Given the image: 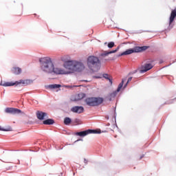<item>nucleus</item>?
<instances>
[{
	"label": "nucleus",
	"instance_id": "nucleus-23",
	"mask_svg": "<svg viewBox=\"0 0 176 176\" xmlns=\"http://www.w3.org/2000/svg\"><path fill=\"white\" fill-rule=\"evenodd\" d=\"M23 5H21V8H19V11L18 12L19 16H21L23 14Z\"/></svg>",
	"mask_w": 176,
	"mask_h": 176
},
{
	"label": "nucleus",
	"instance_id": "nucleus-14",
	"mask_svg": "<svg viewBox=\"0 0 176 176\" xmlns=\"http://www.w3.org/2000/svg\"><path fill=\"white\" fill-rule=\"evenodd\" d=\"M153 67V66H152V64L151 63L145 64L142 67L141 72L142 74H144V72H146L147 71H149V69H152Z\"/></svg>",
	"mask_w": 176,
	"mask_h": 176
},
{
	"label": "nucleus",
	"instance_id": "nucleus-24",
	"mask_svg": "<svg viewBox=\"0 0 176 176\" xmlns=\"http://www.w3.org/2000/svg\"><path fill=\"white\" fill-rule=\"evenodd\" d=\"M131 79H133L132 77L129 78V79H128V80H127V82H126V84L125 85L124 87H126V86H127V84L129 83V82H131Z\"/></svg>",
	"mask_w": 176,
	"mask_h": 176
},
{
	"label": "nucleus",
	"instance_id": "nucleus-2",
	"mask_svg": "<svg viewBox=\"0 0 176 176\" xmlns=\"http://www.w3.org/2000/svg\"><path fill=\"white\" fill-rule=\"evenodd\" d=\"M41 68L43 72L46 74H53L54 71V64L52 61V58L49 57L41 58L39 59Z\"/></svg>",
	"mask_w": 176,
	"mask_h": 176
},
{
	"label": "nucleus",
	"instance_id": "nucleus-8",
	"mask_svg": "<svg viewBox=\"0 0 176 176\" xmlns=\"http://www.w3.org/2000/svg\"><path fill=\"white\" fill-rule=\"evenodd\" d=\"M54 74H56V75H68L70 74L69 69H64L60 67H54Z\"/></svg>",
	"mask_w": 176,
	"mask_h": 176
},
{
	"label": "nucleus",
	"instance_id": "nucleus-25",
	"mask_svg": "<svg viewBox=\"0 0 176 176\" xmlns=\"http://www.w3.org/2000/svg\"><path fill=\"white\" fill-rule=\"evenodd\" d=\"M113 46H115V45H108V47H109V49H112Z\"/></svg>",
	"mask_w": 176,
	"mask_h": 176
},
{
	"label": "nucleus",
	"instance_id": "nucleus-19",
	"mask_svg": "<svg viewBox=\"0 0 176 176\" xmlns=\"http://www.w3.org/2000/svg\"><path fill=\"white\" fill-rule=\"evenodd\" d=\"M102 76L104 78V79L109 80L111 85H112V76H111V75L108 74H103Z\"/></svg>",
	"mask_w": 176,
	"mask_h": 176
},
{
	"label": "nucleus",
	"instance_id": "nucleus-3",
	"mask_svg": "<svg viewBox=\"0 0 176 176\" xmlns=\"http://www.w3.org/2000/svg\"><path fill=\"white\" fill-rule=\"evenodd\" d=\"M87 64L89 69H98L101 65V61L97 56H91L87 58Z\"/></svg>",
	"mask_w": 176,
	"mask_h": 176
},
{
	"label": "nucleus",
	"instance_id": "nucleus-31",
	"mask_svg": "<svg viewBox=\"0 0 176 176\" xmlns=\"http://www.w3.org/2000/svg\"><path fill=\"white\" fill-rule=\"evenodd\" d=\"M104 45H107V43H104Z\"/></svg>",
	"mask_w": 176,
	"mask_h": 176
},
{
	"label": "nucleus",
	"instance_id": "nucleus-7",
	"mask_svg": "<svg viewBox=\"0 0 176 176\" xmlns=\"http://www.w3.org/2000/svg\"><path fill=\"white\" fill-rule=\"evenodd\" d=\"M100 131L97 130L88 129L86 131L77 132L76 133V135H79V137H86V135H89V134H98Z\"/></svg>",
	"mask_w": 176,
	"mask_h": 176
},
{
	"label": "nucleus",
	"instance_id": "nucleus-6",
	"mask_svg": "<svg viewBox=\"0 0 176 176\" xmlns=\"http://www.w3.org/2000/svg\"><path fill=\"white\" fill-rule=\"evenodd\" d=\"M32 81L30 80H20L19 81H16L15 82H6L4 83H1V86H4L5 87H8L9 86H14V85H23V86H27L28 85H31Z\"/></svg>",
	"mask_w": 176,
	"mask_h": 176
},
{
	"label": "nucleus",
	"instance_id": "nucleus-10",
	"mask_svg": "<svg viewBox=\"0 0 176 176\" xmlns=\"http://www.w3.org/2000/svg\"><path fill=\"white\" fill-rule=\"evenodd\" d=\"M71 111L74 113H83L85 112V108L82 106H75L71 109Z\"/></svg>",
	"mask_w": 176,
	"mask_h": 176
},
{
	"label": "nucleus",
	"instance_id": "nucleus-17",
	"mask_svg": "<svg viewBox=\"0 0 176 176\" xmlns=\"http://www.w3.org/2000/svg\"><path fill=\"white\" fill-rule=\"evenodd\" d=\"M86 97V94H83V93H80L77 95L76 98V101H79L80 100H83V98H85Z\"/></svg>",
	"mask_w": 176,
	"mask_h": 176
},
{
	"label": "nucleus",
	"instance_id": "nucleus-11",
	"mask_svg": "<svg viewBox=\"0 0 176 176\" xmlns=\"http://www.w3.org/2000/svg\"><path fill=\"white\" fill-rule=\"evenodd\" d=\"M36 115L37 119H38L39 120H44L45 118L47 119V113L45 112L38 111H36Z\"/></svg>",
	"mask_w": 176,
	"mask_h": 176
},
{
	"label": "nucleus",
	"instance_id": "nucleus-26",
	"mask_svg": "<svg viewBox=\"0 0 176 176\" xmlns=\"http://www.w3.org/2000/svg\"><path fill=\"white\" fill-rule=\"evenodd\" d=\"M74 122H75L76 123H79V119H78V118L75 119V120H74Z\"/></svg>",
	"mask_w": 176,
	"mask_h": 176
},
{
	"label": "nucleus",
	"instance_id": "nucleus-16",
	"mask_svg": "<svg viewBox=\"0 0 176 176\" xmlns=\"http://www.w3.org/2000/svg\"><path fill=\"white\" fill-rule=\"evenodd\" d=\"M119 49V47H118L116 50L110 51L109 52H104L100 54L101 57H105V56H108V54H112V53H116V51Z\"/></svg>",
	"mask_w": 176,
	"mask_h": 176
},
{
	"label": "nucleus",
	"instance_id": "nucleus-9",
	"mask_svg": "<svg viewBox=\"0 0 176 176\" xmlns=\"http://www.w3.org/2000/svg\"><path fill=\"white\" fill-rule=\"evenodd\" d=\"M6 113H11V115H16L17 113H21V110L13 107H8L5 110Z\"/></svg>",
	"mask_w": 176,
	"mask_h": 176
},
{
	"label": "nucleus",
	"instance_id": "nucleus-13",
	"mask_svg": "<svg viewBox=\"0 0 176 176\" xmlns=\"http://www.w3.org/2000/svg\"><path fill=\"white\" fill-rule=\"evenodd\" d=\"M176 18V8L173 9L170 12V16L169 18V25H171L173 23H174V20H175Z\"/></svg>",
	"mask_w": 176,
	"mask_h": 176
},
{
	"label": "nucleus",
	"instance_id": "nucleus-5",
	"mask_svg": "<svg viewBox=\"0 0 176 176\" xmlns=\"http://www.w3.org/2000/svg\"><path fill=\"white\" fill-rule=\"evenodd\" d=\"M146 49H149V46L135 47L133 49H129L122 52L121 56H127L129 54H132V53H140V52H144L146 50Z\"/></svg>",
	"mask_w": 176,
	"mask_h": 176
},
{
	"label": "nucleus",
	"instance_id": "nucleus-21",
	"mask_svg": "<svg viewBox=\"0 0 176 176\" xmlns=\"http://www.w3.org/2000/svg\"><path fill=\"white\" fill-rule=\"evenodd\" d=\"M71 122H72L71 118H68V117H67V118H65L64 119V123H65V124H66V125L70 124H71Z\"/></svg>",
	"mask_w": 176,
	"mask_h": 176
},
{
	"label": "nucleus",
	"instance_id": "nucleus-15",
	"mask_svg": "<svg viewBox=\"0 0 176 176\" xmlns=\"http://www.w3.org/2000/svg\"><path fill=\"white\" fill-rule=\"evenodd\" d=\"M12 72L15 75H20V74H21V69L20 67H13L12 69Z\"/></svg>",
	"mask_w": 176,
	"mask_h": 176
},
{
	"label": "nucleus",
	"instance_id": "nucleus-18",
	"mask_svg": "<svg viewBox=\"0 0 176 176\" xmlns=\"http://www.w3.org/2000/svg\"><path fill=\"white\" fill-rule=\"evenodd\" d=\"M60 87H61V85L58 84L50 85L47 86V88L51 90H53V89H60Z\"/></svg>",
	"mask_w": 176,
	"mask_h": 176
},
{
	"label": "nucleus",
	"instance_id": "nucleus-20",
	"mask_svg": "<svg viewBox=\"0 0 176 176\" xmlns=\"http://www.w3.org/2000/svg\"><path fill=\"white\" fill-rule=\"evenodd\" d=\"M43 124H54V120L53 119H47L43 122Z\"/></svg>",
	"mask_w": 176,
	"mask_h": 176
},
{
	"label": "nucleus",
	"instance_id": "nucleus-4",
	"mask_svg": "<svg viewBox=\"0 0 176 176\" xmlns=\"http://www.w3.org/2000/svg\"><path fill=\"white\" fill-rule=\"evenodd\" d=\"M85 102L88 107H98V105H101L104 102V98L100 97L87 98L85 100Z\"/></svg>",
	"mask_w": 176,
	"mask_h": 176
},
{
	"label": "nucleus",
	"instance_id": "nucleus-1",
	"mask_svg": "<svg viewBox=\"0 0 176 176\" xmlns=\"http://www.w3.org/2000/svg\"><path fill=\"white\" fill-rule=\"evenodd\" d=\"M65 69H69L70 74L74 72H82L85 69V65L82 62L76 60H69L66 61L63 64Z\"/></svg>",
	"mask_w": 176,
	"mask_h": 176
},
{
	"label": "nucleus",
	"instance_id": "nucleus-12",
	"mask_svg": "<svg viewBox=\"0 0 176 176\" xmlns=\"http://www.w3.org/2000/svg\"><path fill=\"white\" fill-rule=\"evenodd\" d=\"M126 80V78L122 79V82L119 84L117 90L112 94H111V97H116V94L120 91L122 88L123 87V85L124 84V81Z\"/></svg>",
	"mask_w": 176,
	"mask_h": 176
},
{
	"label": "nucleus",
	"instance_id": "nucleus-27",
	"mask_svg": "<svg viewBox=\"0 0 176 176\" xmlns=\"http://www.w3.org/2000/svg\"><path fill=\"white\" fill-rule=\"evenodd\" d=\"M84 163H85V164H87V163H88V161H87V160H86V159H84Z\"/></svg>",
	"mask_w": 176,
	"mask_h": 176
},
{
	"label": "nucleus",
	"instance_id": "nucleus-22",
	"mask_svg": "<svg viewBox=\"0 0 176 176\" xmlns=\"http://www.w3.org/2000/svg\"><path fill=\"white\" fill-rule=\"evenodd\" d=\"M0 130L1 131H12V127H8L7 129H2L1 126H0Z\"/></svg>",
	"mask_w": 176,
	"mask_h": 176
},
{
	"label": "nucleus",
	"instance_id": "nucleus-28",
	"mask_svg": "<svg viewBox=\"0 0 176 176\" xmlns=\"http://www.w3.org/2000/svg\"><path fill=\"white\" fill-rule=\"evenodd\" d=\"M108 45H115V43L113 41H111L109 43Z\"/></svg>",
	"mask_w": 176,
	"mask_h": 176
},
{
	"label": "nucleus",
	"instance_id": "nucleus-30",
	"mask_svg": "<svg viewBox=\"0 0 176 176\" xmlns=\"http://www.w3.org/2000/svg\"><path fill=\"white\" fill-rule=\"evenodd\" d=\"M141 159H142V157H140V158L139 160H141Z\"/></svg>",
	"mask_w": 176,
	"mask_h": 176
},
{
	"label": "nucleus",
	"instance_id": "nucleus-29",
	"mask_svg": "<svg viewBox=\"0 0 176 176\" xmlns=\"http://www.w3.org/2000/svg\"><path fill=\"white\" fill-rule=\"evenodd\" d=\"M97 79H100V78H101V77H99V76H98V77H96Z\"/></svg>",
	"mask_w": 176,
	"mask_h": 176
}]
</instances>
